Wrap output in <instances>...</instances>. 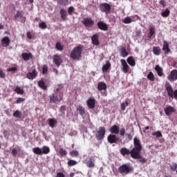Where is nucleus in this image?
Returning <instances> with one entry per match:
<instances>
[{
	"instance_id": "1",
	"label": "nucleus",
	"mask_w": 177,
	"mask_h": 177,
	"mask_svg": "<svg viewBox=\"0 0 177 177\" xmlns=\"http://www.w3.org/2000/svg\"><path fill=\"white\" fill-rule=\"evenodd\" d=\"M133 148L131 149L133 157L136 156L137 158H140V153H142V147L140 140L138 138H133Z\"/></svg>"
},
{
	"instance_id": "2",
	"label": "nucleus",
	"mask_w": 177,
	"mask_h": 177,
	"mask_svg": "<svg viewBox=\"0 0 177 177\" xmlns=\"http://www.w3.org/2000/svg\"><path fill=\"white\" fill-rule=\"evenodd\" d=\"M82 57V46L74 47L71 53V58L73 60H80Z\"/></svg>"
},
{
	"instance_id": "3",
	"label": "nucleus",
	"mask_w": 177,
	"mask_h": 177,
	"mask_svg": "<svg viewBox=\"0 0 177 177\" xmlns=\"http://www.w3.org/2000/svg\"><path fill=\"white\" fill-rule=\"evenodd\" d=\"M165 89L167 92V95L169 97H172L177 100V89L174 91V88H172V86L171 83L167 82L165 83Z\"/></svg>"
},
{
	"instance_id": "4",
	"label": "nucleus",
	"mask_w": 177,
	"mask_h": 177,
	"mask_svg": "<svg viewBox=\"0 0 177 177\" xmlns=\"http://www.w3.org/2000/svg\"><path fill=\"white\" fill-rule=\"evenodd\" d=\"M63 92L59 93L58 95L55 93L52 94L49 96L50 103H60V102L63 100Z\"/></svg>"
},
{
	"instance_id": "5",
	"label": "nucleus",
	"mask_w": 177,
	"mask_h": 177,
	"mask_svg": "<svg viewBox=\"0 0 177 177\" xmlns=\"http://www.w3.org/2000/svg\"><path fill=\"white\" fill-rule=\"evenodd\" d=\"M131 171H132V167L127 164H124L118 168L119 174H121L122 175H128Z\"/></svg>"
},
{
	"instance_id": "6",
	"label": "nucleus",
	"mask_w": 177,
	"mask_h": 177,
	"mask_svg": "<svg viewBox=\"0 0 177 177\" xmlns=\"http://www.w3.org/2000/svg\"><path fill=\"white\" fill-rule=\"evenodd\" d=\"M106 136V128L104 127H100L97 133L95 134V138L97 140H103L104 136Z\"/></svg>"
},
{
	"instance_id": "7",
	"label": "nucleus",
	"mask_w": 177,
	"mask_h": 177,
	"mask_svg": "<svg viewBox=\"0 0 177 177\" xmlns=\"http://www.w3.org/2000/svg\"><path fill=\"white\" fill-rule=\"evenodd\" d=\"M82 23L87 28H91L95 25V21H93V19H92L91 17L84 18Z\"/></svg>"
},
{
	"instance_id": "8",
	"label": "nucleus",
	"mask_w": 177,
	"mask_h": 177,
	"mask_svg": "<svg viewBox=\"0 0 177 177\" xmlns=\"http://www.w3.org/2000/svg\"><path fill=\"white\" fill-rule=\"evenodd\" d=\"M120 63L122 64V71H123L124 74H127V73H131V68L129 67V65H128L125 59H120Z\"/></svg>"
},
{
	"instance_id": "9",
	"label": "nucleus",
	"mask_w": 177,
	"mask_h": 177,
	"mask_svg": "<svg viewBox=\"0 0 177 177\" xmlns=\"http://www.w3.org/2000/svg\"><path fill=\"white\" fill-rule=\"evenodd\" d=\"M167 80L170 82H175L177 80V70L174 69L170 72V74L167 76Z\"/></svg>"
},
{
	"instance_id": "10",
	"label": "nucleus",
	"mask_w": 177,
	"mask_h": 177,
	"mask_svg": "<svg viewBox=\"0 0 177 177\" xmlns=\"http://www.w3.org/2000/svg\"><path fill=\"white\" fill-rule=\"evenodd\" d=\"M101 11L104 12L106 15H109L111 10V6L107 3H104L100 5Z\"/></svg>"
},
{
	"instance_id": "11",
	"label": "nucleus",
	"mask_w": 177,
	"mask_h": 177,
	"mask_svg": "<svg viewBox=\"0 0 177 177\" xmlns=\"http://www.w3.org/2000/svg\"><path fill=\"white\" fill-rule=\"evenodd\" d=\"M53 62L57 67H60L61 64L63 63V59L60 55L56 54L53 55Z\"/></svg>"
},
{
	"instance_id": "12",
	"label": "nucleus",
	"mask_w": 177,
	"mask_h": 177,
	"mask_svg": "<svg viewBox=\"0 0 177 177\" xmlns=\"http://www.w3.org/2000/svg\"><path fill=\"white\" fill-rule=\"evenodd\" d=\"M107 140L109 143H111V145H113V143H117L120 141V138L117 137L115 134H110L107 137Z\"/></svg>"
},
{
	"instance_id": "13",
	"label": "nucleus",
	"mask_w": 177,
	"mask_h": 177,
	"mask_svg": "<svg viewBox=\"0 0 177 177\" xmlns=\"http://www.w3.org/2000/svg\"><path fill=\"white\" fill-rule=\"evenodd\" d=\"M120 153L122 156H129V154H131V158H138L136 156H132V149L130 151L127 148L123 147V148H121Z\"/></svg>"
},
{
	"instance_id": "14",
	"label": "nucleus",
	"mask_w": 177,
	"mask_h": 177,
	"mask_svg": "<svg viewBox=\"0 0 177 177\" xmlns=\"http://www.w3.org/2000/svg\"><path fill=\"white\" fill-rule=\"evenodd\" d=\"M21 58L24 62H28V60H32L34 59V55L32 53H23L21 54Z\"/></svg>"
},
{
	"instance_id": "15",
	"label": "nucleus",
	"mask_w": 177,
	"mask_h": 177,
	"mask_svg": "<svg viewBox=\"0 0 177 177\" xmlns=\"http://www.w3.org/2000/svg\"><path fill=\"white\" fill-rule=\"evenodd\" d=\"M91 42L95 46H99V45H100V41H99V35H93L91 37Z\"/></svg>"
},
{
	"instance_id": "16",
	"label": "nucleus",
	"mask_w": 177,
	"mask_h": 177,
	"mask_svg": "<svg viewBox=\"0 0 177 177\" xmlns=\"http://www.w3.org/2000/svg\"><path fill=\"white\" fill-rule=\"evenodd\" d=\"M38 75L37 70L34 69L32 72H29L26 74V78L28 80H35Z\"/></svg>"
},
{
	"instance_id": "17",
	"label": "nucleus",
	"mask_w": 177,
	"mask_h": 177,
	"mask_svg": "<svg viewBox=\"0 0 177 177\" xmlns=\"http://www.w3.org/2000/svg\"><path fill=\"white\" fill-rule=\"evenodd\" d=\"M97 26L99 30H102V31H107V30H109V27L107 26L106 23L102 21H98Z\"/></svg>"
},
{
	"instance_id": "18",
	"label": "nucleus",
	"mask_w": 177,
	"mask_h": 177,
	"mask_svg": "<svg viewBox=\"0 0 177 177\" xmlns=\"http://www.w3.org/2000/svg\"><path fill=\"white\" fill-rule=\"evenodd\" d=\"M162 50L165 52V55L171 53V48H169V43L167 41H163Z\"/></svg>"
},
{
	"instance_id": "19",
	"label": "nucleus",
	"mask_w": 177,
	"mask_h": 177,
	"mask_svg": "<svg viewBox=\"0 0 177 177\" xmlns=\"http://www.w3.org/2000/svg\"><path fill=\"white\" fill-rule=\"evenodd\" d=\"M166 115H171L172 113H175L176 110L172 106L169 105L164 109Z\"/></svg>"
},
{
	"instance_id": "20",
	"label": "nucleus",
	"mask_w": 177,
	"mask_h": 177,
	"mask_svg": "<svg viewBox=\"0 0 177 177\" xmlns=\"http://www.w3.org/2000/svg\"><path fill=\"white\" fill-rule=\"evenodd\" d=\"M86 165L88 168H95V161L92 157L86 159Z\"/></svg>"
},
{
	"instance_id": "21",
	"label": "nucleus",
	"mask_w": 177,
	"mask_h": 177,
	"mask_svg": "<svg viewBox=\"0 0 177 177\" xmlns=\"http://www.w3.org/2000/svg\"><path fill=\"white\" fill-rule=\"evenodd\" d=\"M109 132H111V133H114L115 135H118L120 133V127L116 124L112 126L109 129Z\"/></svg>"
},
{
	"instance_id": "22",
	"label": "nucleus",
	"mask_w": 177,
	"mask_h": 177,
	"mask_svg": "<svg viewBox=\"0 0 177 177\" xmlns=\"http://www.w3.org/2000/svg\"><path fill=\"white\" fill-rule=\"evenodd\" d=\"M86 103H87V106H88V109H95V104L96 103V100H95L94 98H90L87 100Z\"/></svg>"
},
{
	"instance_id": "23",
	"label": "nucleus",
	"mask_w": 177,
	"mask_h": 177,
	"mask_svg": "<svg viewBox=\"0 0 177 177\" xmlns=\"http://www.w3.org/2000/svg\"><path fill=\"white\" fill-rule=\"evenodd\" d=\"M10 44V39H9L8 36L3 37L1 39V45L4 48H6V46H9Z\"/></svg>"
},
{
	"instance_id": "24",
	"label": "nucleus",
	"mask_w": 177,
	"mask_h": 177,
	"mask_svg": "<svg viewBox=\"0 0 177 177\" xmlns=\"http://www.w3.org/2000/svg\"><path fill=\"white\" fill-rule=\"evenodd\" d=\"M37 84L38 86L41 88V89H43V91H48V86L45 84V80H44V79L39 80Z\"/></svg>"
},
{
	"instance_id": "25",
	"label": "nucleus",
	"mask_w": 177,
	"mask_h": 177,
	"mask_svg": "<svg viewBox=\"0 0 177 177\" xmlns=\"http://www.w3.org/2000/svg\"><path fill=\"white\" fill-rule=\"evenodd\" d=\"M98 91H106L107 89V85L104 82H100L97 84Z\"/></svg>"
},
{
	"instance_id": "26",
	"label": "nucleus",
	"mask_w": 177,
	"mask_h": 177,
	"mask_svg": "<svg viewBox=\"0 0 177 177\" xmlns=\"http://www.w3.org/2000/svg\"><path fill=\"white\" fill-rule=\"evenodd\" d=\"M155 70L157 72L158 77H162L164 75L163 69L160 66V65H156Z\"/></svg>"
},
{
	"instance_id": "27",
	"label": "nucleus",
	"mask_w": 177,
	"mask_h": 177,
	"mask_svg": "<svg viewBox=\"0 0 177 177\" xmlns=\"http://www.w3.org/2000/svg\"><path fill=\"white\" fill-rule=\"evenodd\" d=\"M127 62L128 64H129V66H131V67H135V66H136V62H135V59L132 56L129 57L127 59Z\"/></svg>"
},
{
	"instance_id": "28",
	"label": "nucleus",
	"mask_w": 177,
	"mask_h": 177,
	"mask_svg": "<svg viewBox=\"0 0 177 177\" xmlns=\"http://www.w3.org/2000/svg\"><path fill=\"white\" fill-rule=\"evenodd\" d=\"M153 53L156 56H160V55H161V48H160V46H153Z\"/></svg>"
},
{
	"instance_id": "29",
	"label": "nucleus",
	"mask_w": 177,
	"mask_h": 177,
	"mask_svg": "<svg viewBox=\"0 0 177 177\" xmlns=\"http://www.w3.org/2000/svg\"><path fill=\"white\" fill-rule=\"evenodd\" d=\"M63 89H64V84H59L57 85L55 88V93H62L63 92Z\"/></svg>"
},
{
	"instance_id": "30",
	"label": "nucleus",
	"mask_w": 177,
	"mask_h": 177,
	"mask_svg": "<svg viewBox=\"0 0 177 177\" xmlns=\"http://www.w3.org/2000/svg\"><path fill=\"white\" fill-rule=\"evenodd\" d=\"M153 35H156V29L153 28V26H150L149 32L148 33V38H153Z\"/></svg>"
},
{
	"instance_id": "31",
	"label": "nucleus",
	"mask_w": 177,
	"mask_h": 177,
	"mask_svg": "<svg viewBox=\"0 0 177 177\" xmlns=\"http://www.w3.org/2000/svg\"><path fill=\"white\" fill-rule=\"evenodd\" d=\"M57 2L60 6H67V5H70L68 0H57Z\"/></svg>"
},
{
	"instance_id": "32",
	"label": "nucleus",
	"mask_w": 177,
	"mask_h": 177,
	"mask_svg": "<svg viewBox=\"0 0 177 177\" xmlns=\"http://www.w3.org/2000/svg\"><path fill=\"white\" fill-rule=\"evenodd\" d=\"M59 12L62 20H67V12L66 10H64V8H62Z\"/></svg>"
},
{
	"instance_id": "33",
	"label": "nucleus",
	"mask_w": 177,
	"mask_h": 177,
	"mask_svg": "<svg viewBox=\"0 0 177 177\" xmlns=\"http://www.w3.org/2000/svg\"><path fill=\"white\" fill-rule=\"evenodd\" d=\"M120 52L122 57H127V56L129 55V53H127V49H125L124 47H122L120 49Z\"/></svg>"
},
{
	"instance_id": "34",
	"label": "nucleus",
	"mask_w": 177,
	"mask_h": 177,
	"mask_svg": "<svg viewBox=\"0 0 177 177\" xmlns=\"http://www.w3.org/2000/svg\"><path fill=\"white\" fill-rule=\"evenodd\" d=\"M77 111L82 117L85 114V108L82 106H79L77 108Z\"/></svg>"
},
{
	"instance_id": "35",
	"label": "nucleus",
	"mask_w": 177,
	"mask_h": 177,
	"mask_svg": "<svg viewBox=\"0 0 177 177\" xmlns=\"http://www.w3.org/2000/svg\"><path fill=\"white\" fill-rule=\"evenodd\" d=\"M32 151L33 153H35V154H37L38 156H42V149L38 147L33 148Z\"/></svg>"
},
{
	"instance_id": "36",
	"label": "nucleus",
	"mask_w": 177,
	"mask_h": 177,
	"mask_svg": "<svg viewBox=\"0 0 177 177\" xmlns=\"http://www.w3.org/2000/svg\"><path fill=\"white\" fill-rule=\"evenodd\" d=\"M57 124V121L54 118L48 119V124L50 128H55V124Z\"/></svg>"
},
{
	"instance_id": "37",
	"label": "nucleus",
	"mask_w": 177,
	"mask_h": 177,
	"mask_svg": "<svg viewBox=\"0 0 177 177\" xmlns=\"http://www.w3.org/2000/svg\"><path fill=\"white\" fill-rule=\"evenodd\" d=\"M111 67V64L107 62L106 64L102 66L103 73H106V71H109V68H110Z\"/></svg>"
},
{
	"instance_id": "38",
	"label": "nucleus",
	"mask_w": 177,
	"mask_h": 177,
	"mask_svg": "<svg viewBox=\"0 0 177 177\" xmlns=\"http://www.w3.org/2000/svg\"><path fill=\"white\" fill-rule=\"evenodd\" d=\"M50 153V149L48 147L44 146L41 149V155L42 154H49Z\"/></svg>"
},
{
	"instance_id": "39",
	"label": "nucleus",
	"mask_w": 177,
	"mask_h": 177,
	"mask_svg": "<svg viewBox=\"0 0 177 177\" xmlns=\"http://www.w3.org/2000/svg\"><path fill=\"white\" fill-rule=\"evenodd\" d=\"M23 16H24V12H23V10H18L15 14V18L19 19V17H20L21 19H23Z\"/></svg>"
},
{
	"instance_id": "40",
	"label": "nucleus",
	"mask_w": 177,
	"mask_h": 177,
	"mask_svg": "<svg viewBox=\"0 0 177 177\" xmlns=\"http://www.w3.org/2000/svg\"><path fill=\"white\" fill-rule=\"evenodd\" d=\"M170 13H171V11L169 10V9L166 8L165 10H164L161 12V16L162 17H168V16H169Z\"/></svg>"
},
{
	"instance_id": "41",
	"label": "nucleus",
	"mask_w": 177,
	"mask_h": 177,
	"mask_svg": "<svg viewBox=\"0 0 177 177\" xmlns=\"http://www.w3.org/2000/svg\"><path fill=\"white\" fill-rule=\"evenodd\" d=\"M22 115L23 114L19 110H17L13 113V117L15 118H21Z\"/></svg>"
},
{
	"instance_id": "42",
	"label": "nucleus",
	"mask_w": 177,
	"mask_h": 177,
	"mask_svg": "<svg viewBox=\"0 0 177 177\" xmlns=\"http://www.w3.org/2000/svg\"><path fill=\"white\" fill-rule=\"evenodd\" d=\"M15 93H17L18 95H24V90L21 89L20 87L17 86L15 88Z\"/></svg>"
},
{
	"instance_id": "43",
	"label": "nucleus",
	"mask_w": 177,
	"mask_h": 177,
	"mask_svg": "<svg viewBox=\"0 0 177 177\" xmlns=\"http://www.w3.org/2000/svg\"><path fill=\"white\" fill-rule=\"evenodd\" d=\"M127 106H129V102H128L127 101H125L124 102H122L120 104L121 110H122V111H125Z\"/></svg>"
},
{
	"instance_id": "44",
	"label": "nucleus",
	"mask_w": 177,
	"mask_h": 177,
	"mask_svg": "<svg viewBox=\"0 0 177 177\" xmlns=\"http://www.w3.org/2000/svg\"><path fill=\"white\" fill-rule=\"evenodd\" d=\"M39 28H41V30H46V28H48V26L46 25V22L41 21L39 24Z\"/></svg>"
},
{
	"instance_id": "45",
	"label": "nucleus",
	"mask_w": 177,
	"mask_h": 177,
	"mask_svg": "<svg viewBox=\"0 0 177 177\" xmlns=\"http://www.w3.org/2000/svg\"><path fill=\"white\" fill-rule=\"evenodd\" d=\"M55 48L57 49V50H59L60 52H62L64 49V47L60 42H57L55 45Z\"/></svg>"
},
{
	"instance_id": "46",
	"label": "nucleus",
	"mask_w": 177,
	"mask_h": 177,
	"mask_svg": "<svg viewBox=\"0 0 177 177\" xmlns=\"http://www.w3.org/2000/svg\"><path fill=\"white\" fill-rule=\"evenodd\" d=\"M147 78L149 80V81H154L156 80V77H154V74L153 72H149L147 75Z\"/></svg>"
},
{
	"instance_id": "47",
	"label": "nucleus",
	"mask_w": 177,
	"mask_h": 177,
	"mask_svg": "<svg viewBox=\"0 0 177 177\" xmlns=\"http://www.w3.org/2000/svg\"><path fill=\"white\" fill-rule=\"evenodd\" d=\"M134 160H139V162H142V164H145L147 161L146 158L142 157L141 152L140 153V158H134Z\"/></svg>"
},
{
	"instance_id": "48",
	"label": "nucleus",
	"mask_w": 177,
	"mask_h": 177,
	"mask_svg": "<svg viewBox=\"0 0 177 177\" xmlns=\"http://www.w3.org/2000/svg\"><path fill=\"white\" fill-rule=\"evenodd\" d=\"M152 136H156L157 138H162V133H161V131H158L153 132L152 133Z\"/></svg>"
},
{
	"instance_id": "49",
	"label": "nucleus",
	"mask_w": 177,
	"mask_h": 177,
	"mask_svg": "<svg viewBox=\"0 0 177 177\" xmlns=\"http://www.w3.org/2000/svg\"><path fill=\"white\" fill-rule=\"evenodd\" d=\"M68 167H73V165H77V161L74 160H69L68 161Z\"/></svg>"
},
{
	"instance_id": "50",
	"label": "nucleus",
	"mask_w": 177,
	"mask_h": 177,
	"mask_svg": "<svg viewBox=\"0 0 177 177\" xmlns=\"http://www.w3.org/2000/svg\"><path fill=\"white\" fill-rule=\"evenodd\" d=\"M170 169L173 172H175V171H177V164L176 163H172V165H170Z\"/></svg>"
},
{
	"instance_id": "51",
	"label": "nucleus",
	"mask_w": 177,
	"mask_h": 177,
	"mask_svg": "<svg viewBox=\"0 0 177 177\" xmlns=\"http://www.w3.org/2000/svg\"><path fill=\"white\" fill-rule=\"evenodd\" d=\"M123 23H124V24H129L130 23H132V19L131 17H127L124 19Z\"/></svg>"
},
{
	"instance_id": "52",
	"label": "nucleus",
	"mask_w": 177,
	"mask_h": 177,
	"mask_svg": "<svg viewBox=\"0 0 177 177\" xmlns=\"http://www.w3.org/2000/svg\"><path fill=\"white\" fill-rule=\"evenodd\" d=\"M59 154L60 156H67V151L63 148L59 149Z\"/></svg>"
},
{
	"instance_id": "53",
	"label": "nucleus",
	"mask_w": 177,
	"mask_h": 177,
	"mask_svg": "<svg viewBox=\"0 0 177 177\" xmlns=\"http://www.w3.org/2000/svg\"><path fill=\"white\" fill-rule=\"evenodd\" d=\"M48 65H44L42 67V74H48Z\"/></svg>"
},
{
	"instance_id": "54",
	"label": "nucleus",
	"mask_w": 177,
	"mask_h": 177,
	"mask_svg": "<svg viewBox=\"0 0 177 177\" xmlns=\"http://www.w3.org/2000/svg\"><path fill=\"white\" fill-rule=\"evenodd\" d=\"M70 154L72 157H77L80 153L78 152V151H72L70 152Z\"/></svg>"
},
{
	"instance_id": "55",
	"label": "nucleus",
	"mask_w": 177,
	"mask_h": 177,
	"mask_svg": "<svg viewBox=\"0 0 177 177\" xmlns=\"http://www.w3.org/2000/svg\"><path fill=\"white\" fill-rule=\"evenodd\" d=\"M73 12H74V7H73V6L68 7V15H70L71 16L73 15Z\"/></svg>"
},
{
	"instance_id": "56",
	"label": "nucleus",
	"mask_w": 177,
	"mask_h": 177,
	"mask_svg": "<svg viewBox=\"0 0 177 177\" xmlns=\"http://www.w3.org/2000/svg\"><path fill=\"white\" fill-rule=\"evenodd\" d=\"M24 100H26L25 98H23V97H18L17 100H16L15 103H17V104H19V103H23V102H24Z\"/></svg>"
},
{
	"instance_id": "57",
	"label": "nucleus",
	"mask_w": 177,
	"mask_h": 177,
	"mask_svg": "<svg viewBox=\"0 0 177 177\" xmlns=\"http://www.w3.org/2000/svg\"><path fill=\"white\" fill-rule=\"evenodd\" d=\"M160 5H161L163 8H165L167 6V2H165V0H160L159 1Z\"/></svg>"
},
{
	"instance_id": "58",
	"label": "nucleus",
	"mask_w": 177,
	"mask_h": 177,
	"mask_svg": "<svg viewBox=\"0 0 177 177\" xmlns=\"http://www.w3.org/2000/svg\"><path fill=\"white\" fill-rule=\"evenodd\" d=\"M120 136H124L125 134V129L122 128L120 131L119 130Z\"/></svg>"
},
{
	"instance_id": "59",
	"label": "nucleus",
	"mask_w": 177,
	"mask_h": 177,
	"mask_svg": "<svg viewBox=\"0 0 177 177\" xmlns=\"http://www.w3.org/2000/svg\"><path fill=\"white\" fill-rule=\"evenodd\" d=\"M66 109H67L66 105H62V106H61L59 110H60L61 113H64L66 111Z\"/></svg>"
},
{
	"instance_id": "60",
	"label": "nucleus",
	"mask_w": 177,
	"mask_h": 177,
	"mask_svg": "<svg viewBox=\"0 0 177 177\" xmlns=\"http://www.w3.org/2000/svg\"><path fill=\"white\" fill-rule=\"evenodd\" d=\"M12 156H14L15 157H16V156H17V150L16 149V148H13L12 149Z\"/></svg>"
},
{
	"instance_id": "61",
	"label": "nucleus",
	"mask_w": 177,
	"mask_h": 177,
	"mask_svg": "<svg viewBox=\"0 0 177 177\" xmlns=\"http://www.w3.org/2000/svg\"><path fill=\"white\" fill-rule=\"evenodd\" d=\"M5 73H3V71L0 68V78H5Z\"/></svg>"
},
{
	"instance_id": "62",
	"label": "nucleus",
	"mask_w": 177,
	"mask_h": 177,
	"mask_svg": "<svg viewBox=\"0 0 177 177\" xmlns=\"http://www.w3.org/2000/svg\"><path fill=\"white\" fill-rule=\"evenodd\" d=\"M8 72H12V71H17V67H12L10 68L7 70Z\"/></svg>"
},
{
	"instance_id": "63",
	"label": "nucleus",
	"mask_w": 177,
	"mask_h": 177,
	"mask_svg": "<svg viewBox=\"0 0 177 177\" xmlns=\"http://www.w3.org/2000/svg\"><path fill=\"white\" fill-rule=\"evenodd\" d=\"M125 136H127L129 140H132V135H131V133H126Z\"/></svg>"
},
{
	"instance_id": "64",
	"label": "nucleus",
	"mask_w": 177,
	"mask_h": 177,
	"mask_svg": "<svg viewBox=\"0 0 177 177\" xmlns=\"http://www.w3.org/2000/svg\"><path fill=\"white\" fill-rule=\"evenodd\" d=\"M56 177H66V176H64V174H63L62 172H59L57 174Z\"/></svg>"
}]
</instances>
